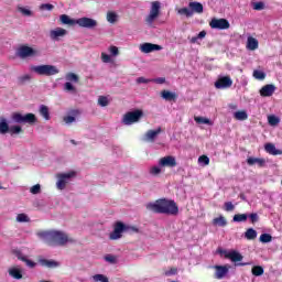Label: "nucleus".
<instances>
[{
  "label": "nucleus",
  "mask_w": 282,
  "mask_h": 282,
  "mask_svg": "<svg viewBox=\"0 0 282 282\" xmlns=\"http://www.w3.org/2000/svg\"><path fill=\"white\" fill-rule=\"evenodd\" d=\"M214 268L216 270L215 279H224L228 274V267L226 265H215Z\"/></svg>",
  "instance_id": "obj_19"
},
{
  "label": "nucleus",
  "mask_w": 282,
  "mask_h": 282,
  "mask_svg": "<svg viewBox=\"0 0 282 282\" xmlns=\"http://www.w3.org/2000/svg\"><path fill=\"white\" fill-rule=\"evenodd\" d=\"M124 230L126 232H130V234H138L140 232V229L135 226H131V225H124Z\"/></svg>",
  "instance_id": "obj_44"
},
{
  "label": "nucleus",
  "mask_w": 282,
  "mask_h": 282,
  "mask_svg": "<svg viewBox=\"0 0 282 282\" xmlns=\"http://www.w3.org/2000/svg\"><path fill=\"white\" fill-rule=\"evenodd\" d=\"M19 11L24 14V17H32V11L25 8H20Z\"/></svg>",
  "instance_id": "obj_61"
},
{
  "label": "nucleus",
  "mask_w": 282,
  "mask_h": 282,
  "mask_svg": "<svg viewBox=\"0 0 282 282\" xmlns=\"http://www.w3.org/2000/svg\"><path fill=\"white\" fill-rule=\"evenodd\" d=\"M274 91H276V86L267 84L260 89V96H262V98H270V96H273Z\"/></svg>",
  "instance_id": "obj_15"
},
{
  "label": "nucleus",
  "mask_w": 282,
  "mask_h": 282,
  "mask_svg": "<svg viewBox=\"0 0 282 282\" xmlns=\"http://www.w3.org/2000/svg\"><path fill=\"white\" fill-rule=\"evenodd\" d=\"M198 162L200 164H205V166H208L210 164V159L208 156H206V155H200L198 158Z\"/></svg>",
  "instance_id": "obj_50"
},
{
  "label": "nucleus",
  "mask_w": 282,
  "mask_h": 282,
  "mask_svg": "<svg viewBox=\"0 0 282 282\" xmlns=\"http://www.w3.org/2000/svg\"><path fill=\"white\" fill-rule=\"evenodd\" d=\"M260 241H261V243H270V241H272V235H270V234H262L260 236Z\"/></svg>",
  "instance_id": "obj_41"
},
{
  "label": "nucleus",
  "mask_w": 282,
  "mask_h": 282,
  "mask_svg": "<svg viewBox=\"0 0 282 282\" xmlns=\"http://www.w3.org/2000/svg\"><path fill=\"white\" fill-rule=\"evenodd\" d=\"M17 221H19L20 224H24V223L30 221V217H28V215H25V214H19L17 216Z\"/></svg>",
  "instance_id": "obj_45"
},
{
  "label": "nucleus",
  "mask_w": 282,
  "mask_h": 282,
  "mask_svg": "<svg viewBox=\"0 0 282 282\" xmlns=\"http://www.w3.org/2000/svg\"><path fill=\"white\" fill-rule=\"evenodd\" d=\"M264 150L270 155H282V151L276 149V145L274 143H267L264 145Z\"/></svg>",
  "instance_id": "obj_22"
},
{
  "label": "nucleus",
  "mask_w": 282,
  "mask_h": 282,
  "mask_svg": "<svg viewBox=\"0 0 282 282\" xmlns=\"http://www.w3.org/2000/svg\"><path fill=\"white\" fill-rule=\"evenodd\" d=\"M122 232H126L124 223L117 221V223H115L113 231L110 232V235H109V239L111 241H116L118 239H122Z\"/></svg>",
  "instance_id": "obj_8"
},
{
  "label": "nucleus",
  "mask_w": 282,
  "mask_h": 282,
  "mask_svg": "<svg viewBox=\"0 0 282 282\" xmlns=\"http://www.w3.org/2000/svg\"><path fill=\"white\" fill-rule=\"evenodd\" d=\"M105 261H108V263H116V257L111 254L105 256Z\"/></svg>",
  "instance_id": "obj_64"
},
{
  "label": "nucleus",
  "mask_w": 282,
  "mask_h": 282,
  "mask_svg": "<svg viewBox=\"0 0 282 282\" xmlns=\"http://www.w3.org/2000/svg\"><path fill=\"white\" fill-rule=\"evenodd\" d=\"M59 20L63 25H76V20L70 19L67 14H62Z\"/></svg>",
  "instance_id": "obj_28"
},
{
  "label": "nucleus",
  "mask_w": 282,
  "mask_h": 282,
  "mask_svg": "<svg viewBox=\"0 0 282 282\" xmlns=\"http://www.w3.org/2000/svg\"><path fill=\"white\" fill-rule=\"evenodd\" d=\"M10 131V126L8 124V121L6 120V118H2L0 121V133L2 135H6V133H8Z\"/></svg>",
  "instance_id": "obj_29"
},
{
  "label": "nucleus",
  "mask_w": 282,
  "mask_h": 282,
  "mask_svg": "<svg viewBox=\"0 0 282 282\" xmlns=\"http://www.w3.org/2000/svg\"><path fill=\"white\" fill-rule=\"evenodd\" d=\"M39 262L40 265H43V268L54 269L61 265L56 260L40 259Z\"/></svg>",
  "instance_id": "obj_23"
},
{
  "label": "nucleus",
  "mask_w": 282,
  "mask_h": 282,
  "mask_svg": "<svg viewBox=\"0 0 282 282\" xmlns=\"http://www.w3.org/2000/svg\"><path fill=\"white\" fill-rule=\"evenodd\" d=\"M17 258L19 259V261H23L28 268H36V262L28 259V257L23 256V253H21L20 251L17 253Z\"/></svg>",
  "instance_id": "obj_26"
},
{
  "label": "nucleus",
  "mask_w": 282,
  "mask_h": 282,
  "mask_svg": "<svg viewBox=\"0 0 282 282\" xmlns=\"http://www.w3.org/2000/svg\"><path fill=\"white\" fill-rule=\"evenodd\" d=\"M224 210H226V213H232V210H235L232 202H226L224 204Z\"/></svg>",
  "instance_id": "obj_48"
},
{
  "label": "nucleus",
  "mask_w": 282,
  "mask_h": 282,
  "mask_svg": "<svg viewBox=\"0 0 282 282\" xmlns=\"http://www.w3.org/2000/svg\"><path fill=\"white\" fill-rule=\"evenodd\" d=\"M245 237L249 241L257 239V230H254L253 228L247 229V231L245 232Z\"/></svg>",
  "instance_id": "obj_34"
},
{
  "label": "nucleus",
  "mask_w": 282,
  "mask_h": 282,
  "mask_svg": "<svg viewBox=\"0 0 282 282\" xmlns=\"http://www.w3.org/2000/svg\"><path fill=\"white\" fill-rule=\"evenodd\" d=\"M264 8H265V3L263 2L253 3V10H263Z\"/></svg>",
  "instance_id": "obj_57"
},
{
  "label": "nucleus",
  "mask_w": 282,
  "mask_h": 282,
  "mask_svg": "<svg viewBox=\"0 0 282 282\" xmlns=\"http://www.w3.org/2000/svg\"><path fill=\"white\" fill-rule=\"evenodd\" d=\"M159 166L161 169H175V166H177V161L175 160V156L167 155L159 160Z\"/></svg>",
  "instance_id": "obj_12"
},
{
  "label": "nucleus",
  "mask_w": 282,
  "mask_h": 282,
  "mask_svg": "<svg viewBox=\"0 0 282 282\" xmlns=\"http://www.w3.org/2000/svg\"><path fill=\"white\" fill-rule=\"evenodd\" d=\"M139 50L143 54H151V52H160V50H162V46L153 43H143L140 45Z\"/></svg>",
  "instance_id": "obj_14"
},
{
  "label": "nucleus",
  "mask_w": 282,
  "mask_h": 282,
  "mask_svg": "<svg viewBox=\"0 0 282 282\" xmlns=\"http://www.w3.org/2000/svg\"><path fill=\"white\" fill-rule=\"evenodd\" d=\"M247 48L254 52V50L259 48V41L252 36H249L247 40Z\"/></svg>",
  "instance_id": "obj_27"
},
{
  "label": "nucleus",
  "mask_w": 282,
  "mask_h": 282,
  "mask_svg": "<svg viewBox=\"0 0 282 282\" xmlns=\"http://www.w3.org/2000/svg\"><path fill=\"white\" fill-rule=\"evenodd\" d=\"M161 8L162 3L160 1H153L151 3L150 13L145 18V23L149 28H153V23H155V20L160 17Z\"/></svg>",
  "instance_id": "obj_5"
},
{
  "label": "nucleus",
  "mask_w": 282,
  "mask_h": 282,
  "mask_svg": "<svg viewBox=\"0 0 282 282\" xmlns=\"http://www.w3.org/2000/svg\"><path fill=\"white\" fill-rule=\"evenodd\" d=\"M247 164L249 166H254V164H258V166L260 169H263V166H265V159H259V158L250 156V158L247 159Z\"/></svg>",
  "instance_id": "obj_20"
},
{
  "label": "nucleus",
  "mask_w": 282,
  "mask_h": 282,
  "mask_svg": "<svg viewBox=\"0 0 282 282\" xmlns=\"http://www.w3.org/2000/svg\"><path fill=\"white\" fill-rule=\"evenodd\" d=\"M214 224H217L218 226H221L224 228L225 226L228 225V221H226V218L224 216L214 218Z\"/></svg>",
  "instance_id": "obj_38"
},
{
  "label": "nucleus",
  "mask_w": 282,
  "mask_h": 282,
  "mask_svg": "<svg viewBox=\"0 0 282 282\" xmlns=\"http://www.w3.org/2000/svg\"><path fill=\"white\" fill-rule=\"evenodd\" d=\"M9 132H11V134L23 133V129L21 126H12L9 128Z\"/></svg>",
  "instance_id": "obj_46"
},
{
  "label": "nucleus",
  "mask_w": 282,
  "mask_h": 282,
  "mask_svg": "<svg viewBox=\"0 0 282 282\" xmlns=\"http://www.w3.org/2000/svg\"><path fill=\"white\" fill-rule=\"evenodd\" d=\"M199 39H206V31H200L196 36H193L191 43H197Z\"/></svg>",
  "instance_id": "obj_42"
},
{
  "label": "nucleus",
  "mask_w": 282,
  "mask_h": 282,
  "mask_svg": "<svg viewBox=\"0 0 282 282\" xmlns=\"http://www.w3.org/2000/svg\"><path fill=\"white\" fill-rule=\"evenodd\" d=\"M216 89H229V87H232V78L230 76H223L219 77L215 82Z\"/></svg>",
  "instance_id": "obj_13"
},
{
  "label": "nucleus",
  "mask_w": 282,
  "mask_h": 282,
  "mask_svg": "<svg viewBox=\"0 0 282 282\" xmlns=\"http://www.w3.org/2000/svg\"><path fill=\"white\" fill-rule=\"evenodd\" d=\"M268 122L269 124H271V127H276V124H279L281 120L279 119V117L271 115L268 117Z\"/></svg>",
  "instance_id": "obj_37"
},
{
  "label": "nucleus",
  "mask_w": 282,
  "mask_h": 282,
  "mask_svg": "<svg viewBox=\"0 0 282 282\" xmlns=\"http://www.w3.org/2000/svg\"><path fill=\"white\" fill-rule=\"evenodd\" d=\"M8 272L12 279H17L18 281L23 279V271L17 267L10 268Z\"/></svg>",
  "instance_id": "obj_24"
},
{
  "label": "nucleus",
  "mask_w": 282,
  "mask_h": 282,
  "mask_svg": "<svg viewBox=\"0 0 282 282\" xmlns=\"http://www.w3.org/2000/svg\"><path fill=\"white\" fill-rule=\"evenodd\" d=\"M165 276H173V274H177V269L172 268L171 270H167L164 272Z\"/></svg>",
  "instance_id": "obj_63"
},
{
  "label": "nucleus",
  "mask_w": 282,
  "mask_h": 282,
  "mask_svg": "<svg viewBox=\"0 0 282 282\" xmlns=\"http://www.w3.org/2000/svg\"><path fill=\"white\" fill-rule=\"evenodd\" d=\"M13 122L17 124H36L39 122V119L36 118V115L29 112L26 115H22L20 112H13L11 116Z\"/></svg>",
  "instance_id": "obj_4"
},
{
  "label": "nucleus",
  "mask_w": 282,
  "mask_h": 282,
  "mask_svg": "<svg viewBox=\"0 0 282 282\" xmlns=\"http://www.w3.org/2000/svg\"><path fill=\"white\" fill-rule=\"evenodd\" d=\"M106 19L108 23H118V13L113 11H108Z\"/></svg>",
  "instance_id": "obj_30"
},
{
  "label": "nucleus",
  "mask_w": 282,
  "mask_h": 282,
  "mask_svg": "<svg viewBox=\"0 0 282 282\" xmlns=\"http://www.w3.org/2000/svg\"><path fill=\"white\" fill-rule=\"evenodd\" d=\"M40 115L44 120H50V108L45 105L40 106Z\"/></svg>",
  "instance_id": "obj_32"
},
{
  "label": "nucleus",
  "mask_w": 282,
  "mask_h": 282,
  "mask_svg": "<svg viewBox=\"0 0 282 282\" xmlns=\"http://www.w3.org/2000/svg\"><path fill=\"white\" fill-rule=\"evenodd\" d=\"M253 77L257 78V80H264L265 79V73L261 70H253Z\"/></svg>",
  "instance_id": "obj_47"
},
{
  "label": "nucleus",
  "mask_w": 282,
  "mask_h": 282,
  "mask_svg": "<svg viewBox=\"0 0 282 282\" xmlns=\"http://www.w3.org/2000/svg\"><path fill=\"white\" fill-rule=\"evenodd\" d=\"M30 193H32V195H39V193H41V185H33L30 189Z\"/></svg>",
  "instance_id": "obj_53"
},
{
  "label": "nucleus",
  "mask_w": 282,
  "mask_h": 282,
  "mask_svg": "<svg viewBox=\"0 0 282 282\" xmlns=\"http://www.w3.org/2000/svg\"><path fill=\"white\" fill-rule=\"evenodd\" d=\"M76 25H79V28H86L87 30H94V28L98 26V21L84 17L76 20Z\"/></svg>",
  "instance_id": "obj_10"
},
{
  "label": "nucleus",
  "mask_w": 282,
  "mask_h": 282,
  "mask_svg": "<svg viewBox=\"0 0 282 282\" xmlns=\"http://www.w3.org/2000/svg\"><path fill=\"white\" fill-rule=\"evenodd\" d=\"M64 122H66V124H72V122H76V117H72V116L64 117Z\"/></svg>",
  "instance_id": "obj_62"
},
{
  "label": "nucleus",
  "mask_w": 282,
  "mask_h": 282,
  "mask_svg": "<svg viewBox=\"0 0 282 282\" xmlns=\"http://www.w3.org/2000/svg\"><path fill=\"white\" fill-rule=\"evenodd\" d=\"M137 83H138V85H142V84L147 85V83H152V79H147L144 77H139V78H137Z\"/></svg>",
  "instance_id": "obj_59"
},
{
  "label": "nucleus",
  "mask_w": 282,
  "mask_h": 282,
  "mask_svg": "<svg viewBox=\"0 0 282 282\" xmlns=\"http://www.w3.org/2000/svg\"><path fill=\"white\" fill-rule=\"evenodd\" d=\"M225 257H226V259H230V261H232L234 263L243 261V256H241V253H239L237 251H231V252L227 253Z\"/></svg>",
  "instance_id": "obj_25"
},
{
  "label": "nucleus",
  "mask_w": 282,
  "mask_h": 282,
  "mask_svg": "<svg viewBox=\"0 0 282 282\" xmlns=\"http://www.w3.org/2000/svg\"><path fill=\"white\" fill-rule=\"evenodd\" d=\"M144 116V111L137 109L134 111H129L123 116L122 122L123 124H135V122H140L142 117Z\"/></svg>",
  "instance_id": "obj_6"
},
{
  "label": "nucleus",
  "mask_w": 282,
  "mask_h": 282,
  "mask_svg": "<svg viewBox=\"0 0 282 282\" xmlns=\"http://www.w3.org/2000/svg\"><path fill=\"white\" fill-rule=\"evenodd\" d=\"M195 122L197 124H212L210 119L204 117H194Z\"/></svg>",
  "instance_id": "obj_40"
},
{
  "label": "nucleus",
  "mask_w": 282,
  "mask_h": 282,
  "mask_svg": "<svg viewBox=\"0 0 282 282\" xmlns=\"http://www.w3.org/2000/svg\"><path fill=\"white\" fill-rule=\"evenodd\" d=\"M67 34V30L63 28H56L55 30H52L50 35L53 41H56L59 39V36H65Z\"/></svg>",
  "instance_id": "obj_21"
},
{
  "label": "nucleus",
  "mask_w": 282,
  "mask_h": 282,
  "mask_svg": "<svg viewBox=\"0 0 282 282\" xmlns=\"http://www.w3.org/2000/svg\"><path fill=\"white\" fill-rule=\"evenodd\" d=\"M98 105H100V107H107L109 105V99L105 96H100L98 98Z\"/></svg>",
  "instance_id": "obj_49"
},
{
  "label": "nucleus",
  "mask_w": 282,
  "mask_h": 282,
  "mask_svg": "<svg viewBox=\"0 0 282 282\" xmlns=\"http://www.w3.org/2000/svg\"><path fill=\"white\" fill-rule=\"evenodd\" d=\"M235 120L243 121L248 118V112L246 110H239L234 113Z\"/></svg>",
  "instance_id": "obj_33"
},
{
  "label": "nucleus",
  "mask_w": 282,
  "mask_h": 282,
  "mask_svg": "<svg viewBox=\"0 0 282 282\" xmlns=\"http://www.w3.org/2000/svg\"><path fill=\"white\" fill-rule=\"evenodd\" d=\"M93 280L95 282H109V279L107 276H105L104 274H95L93 276Z\"/></svg>",
  "instance_id": "obj_43"
},
{
  "label": "nucleus",
  "mask_w": 282,
  "mask_h": 282,
  "mask_svg": "<svg viewBox=\"0 0 282 282\" xmlns=\"http://www.w3.org/2000/svg\"><path fill=\"white\" fill-rule=\"evenodd\" d=\"M162 173V169L160 166H152L150 169L151 175H160Z\"/></svg>",
  "instance_id": "obj_51"
},
{
  "label": "nucleus",
  "mask_w": 282,
  "mask_h": 282,
  "mask_svg": "<svg viewBox=\"0 0 282 282\" xmlns=\"http://www.w3.org/2000/svg\"><path fill=\"white\" fill-rule=\"evenodd\" d=\"M32 80V76L30 74L22 75L18 78V85H25Z\"/></svg>",
  "instance_id": "obj_36"
},
{
  "label": "nucleus",
  "mask_w": 282,
  "mask_h": 282,
  "mask_svg": "<svg viewBox=\"0 0 282 282\" xmlns=\"http://www.w3.org/2000/svg\"><path fill=\"white\" fill-rule=\"evenodd\" d=\"M18 56L20 58H32L34 56H39V51H36L28 45H22L18 50Z\"/></svg>",
  "instance_id": "obj_9"
},
{
  "label": "nucleus",
  "mask_w": 282,
  "mask_h": 282,
  "mask_svg": "<svg viewBox=\"0 0 282 282\" xmlns=\"http://www.w3.org/2000/svg\"><path fill=\"white\" fill-rule=\"evenodd\" d=\"M232 221H235L236 224L248 221V214H236L234 215Z\"/></svg>",
  "instance_id": "obj_31"
},
{
  "label": "nucleus",
  "mask_w": 282,
  "mask_h": 282,
  "mask_svg": "<svg viewBox=\"0 0 282 282\" xmlns=\"http://www.w3.org/2000/svg\"><path fill=\"white\" fill-rule=\"evenodd\" d=\"M251 224H257V221H259V214L258 213H252L250 215H248Z\"/></svg>",
  "instance_id": "obj_52"
},
{
  "label": "nucleus",
  "mask_w": 282,
  "mask_h": 282,
  "mask_svg": "<svg viewBox=\"0 0 282 282\" xmlns=\"http://www.w3.org/2000/svg\"><path fill=\"white\" fill-rule=\"evenodd\" d=\"M263 267L261 265H254L251 269V274H253V276H263Z\"/></svg>",
  "instance_id": "obj_35"
},
{
  "label": "nucleus",
  "mask_w": 282,
  "mask_h": 282,
  "mask_svg": "<svg viewBox=\"0 0 282 282\" xmlns=\"http://www.w3.org/2000/svg\"><path fill=\"white\" fill-rule=\"evenodd\" d=\"M147 208L159 215H175L177 213L175 200H169L166 198L158 199L155 203H149Z\"/></svg>",
  "instance_id": "obj_2"
},
{
  "label": "nucleus",
  "mask_w": 282,
  "mask_h": 282,
  "mask_svg": "<svg viewBox=\"0 0 282 282\" xmlns=\"http://www.w3.org/2000/svg\"><path fill=\"white\" fill-rule=\"evenodd\" d=\"M188 8L192 11V14H202L204 12V4L200 2L194 1L188 3Z\"/></svg>",
  "instance_id": "obj_18"
},
{
  "label": "nucleus",
  "mask_w": 282,
  "mask_h": 282,
  "mask_svg": "<svg viewBox=\"0 0 282 282\" xmlns=\"http://www.w3.org/2000/svg\"><path fill=\"white\" fill-rule=\"evenodd\" d=\"M66 80H73L74 83H78V75L74 73H68L66 75Z\"/></svg>",
  "instance_id": "obj_54"
},
{
  "label": "nucleus",
  "mask_w": 282,
  "mask_h": 282,
  "mask_svg": "<svg viewBox=\"0 0 282 282\" xmlns=\"http://www.w3.org/2000/svg\"><path fill=\"white\" fill-rule=\"evenodd\" d=\"M109 52L112 54V56H118L120 54L118 46H110Z\"/></svg>",
  "instance_id": "obj_58"
},
{
  "label": "nucleus",
  "mask_w": 282,
  "mask_h": 282,
  "mask_svg": "<svg viewBox=\"0 0 282 282\" xmlns=\"http://www.w3.org/2000/svg\"><path fill=\"white\" fill-rule=\"evenodd\" d=\"M36 236L47 246H66V243H74V238H69L65 231L58 230H42L37 231Z\"/></svg>",
  "instance_id": "obj_1"
},
{
  "label": "nucleus",
  "mask_w": 282,
  "mask_h": 282,
  "mask_svg": "<svg viewBox=\"0 0 282 282\" xmlns=\"http://www.w3.org/2000/svg\"><path fill=\"white\" fill-rule=\"evenodd\" d=\"M64 89L66 91H76V88L74 87V85H72V83L67 82L64 86Z\"/></svg>",
  "instance_id": "obj_60"
},
{
  "label": "nucleus",
  "mask_w": 282,
  "mask_h": 282,
  "mask_svg": "<svg viewBox=\"0 0 282 282\" xmlns=\"http://www.w3.org/2000/svg\"><path fill=\"white\" fill-rule=\"evenodd\" d=\"M209 26L212 30H228L230 28V22L226 19L214 18L209 22Z\"/></svg>",
  "instance_id": "obj_11"
},
{
  "label": "nucleus",
  "mask_w": 282,
  "mask_h": 282,
  "mask_svg": "<svg viewBox=\"0 0 282 282\" xmlns=\"http://www.w3.org/2000/svg\"><path fill=\"white\" fill-rule=\"evenodd\" d=\"M101 61L102 63H111V56L107 53H101Z\"/></svg>",
  "instance_id": "obj_55"
},
{
  "label": "nucleus",
  "mask_w": 282,
  "mask_h": 282,
  "mask_svg": "<svg viewBox=\"0 0 282 282\" xmlns=\"http://www.w3.org/2000/svg\"><path fill=\"white\" fill-rule=\"evenodd\" d=\"M162 133V128H158L156 130H148L144 134V142H155L158 140V135Z\"/></svg>",
  "instance_id": "obj_16"
},
{
  "label": "nucleus",
  "mask_w": 282,
  "mask_h": 282,
  "mask_svg": "<svg viewBox=\"0 0 282 282\" xmlns=\"http://www.w3.org/2000/svg\"><path fill=\"white\" fill-rule=\"evenodd\" d=\"M161 98L166 100V102H175L177 100V94L172 93L171 90H162Z\"/></svg>",
  "instance_id": "obj_17"
},
{
  "label": "nucleus",
  "mask_w": 282,
  "mask_h": 282,
  "mask_svg": "<svg viewBox=\"0 0 282 282\" xmlns=\"http://www.w3.org/2000/svg\"><path fill=\"white\" fill-rule=\"evenodd\" d=\"M31 72L37 74V76H56L61 70L55 65L43 64L37 66H31Z\"/></svg>",
  "instance_id": "obj_3"
},
{
  "label": "nucleus",
  "mask_w": 282,
  "mask_h": 282,
  "mask_svg": "<svg viewBox=\"0 0 282 282\" xmlns=\"http://www.w3.org/2000/svg\"><path fill=\"white\" fill-rule=\"evenodd\" d=\"M57 177V183L56 186L58 191H65V186H67V182L72 180V177H76V173L74 171H70L68 173H59L56 175Z\"/></svg>",
  "instance_id": "obj_7"
},
{
  "label": "nucleus",
  "mask_w": 282,
  "mask_h": 282,
  "mask_svg": "<svg viewBox=\"0 0 282 282\" xmlns=\"http://www.w3.org/2000/svg\"><path fill=\"white\" fill-rule=\"evenodd\" d=\"M178 14H184V17L191 19V17H193V11L191 10V8H182L178 10Z\"/></svg>",
  "instance_id": "obj_39"
},
{
  "label": "nucleus",
  "mask_w": 282,
  "mask_h": 282,
  "mask_svg": "<svg viewBox=\"0 0 282 282\" xmlns=\"http://www.w3.org/2000/svg\"><path fill=\"white\" fill-rule=\"evenodd\" d=\"M40 10H48V11H52V10H54V6H53V4H50V3H44V4H41Z\"/></svg>",
  "instance_id": "obj_56"
}]
</instances>
